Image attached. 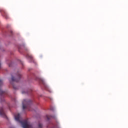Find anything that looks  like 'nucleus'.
<instances>
[{
    "mask_svg": "<svg viewBox=\"0 0 128 128\" xmlns=\"http://www.w3.org/2000/svg\"><path fill=\"white\" fill-rule=\"evenodd\" d=\"M2 94H6V92L0 89V96H2Z\"/></svg>",
    "mask_w": 128,
    "mask_h": 128,
    "instance_id": "7",
    "label": "nucleus"
},
{
    "mask_svg": "<svg viewBox=\"0 0 128 128\" xmlns=\"http://www.w3.org/2000/svg\"><path fill=\"white\" fill-rule=\"evenodd\" d=\"M50 127V126H48V128H49Z\"/></svg>",
    "mask_w": 128,
    "mask_h": 128,
    "instance_id": "14",
    "label": "nucleus"
},
{
    "mask_svg": "<svg viewBox=\"0 0 128 128\" xmlns=\"http://www.w3.org/2000/svg\"><path fill=\"white\" fill-rule=\"evenodd\" d=\"M38 128H42V123L38 124Z\"/></svg>",
    "mask_w": 128,
    "mask_h": 128,
    "instance_id": "9",
    "label": "nucleus"
},
{
    "mask_svg": "<svg viewBox=\"0 0 128 128\" xmlns=\"http://www.w3.org/2000/svg\"><path fill=\"white\" fill-rule=\"evenodd\" d=\"M26 58H28V60H32L34 58L32 57V56L30 55V54H27Z\"/></svg>",
    "mask_w": 128,
    "mask_h": 128,
    "instance_id": "5",
    "label": "nucleus"
},
{
    "mask_svg": "<svg viewBox=\"0 0 128 128\" xmlns=\"http://www.w3.org/2000/svg\"><path fill=\"white\" fill-rule=\"evenodd\" d=\"M46 118L48 120H52V116H46Z\"/></svg>",
    "mask_w": 128,
    "mask_h": 128,
    "instance_id": "8",
    "label": "nucleus"
},
{
    "mask_svg": "<svg viewBox=\"0 0 128 128\" xmlns=\"http://www.w3.org/2000/svg\"><path fill=\"white\" fill-rule=\"evenodd\" d=\"M17 76H18V78H14V77L12 76V82H20V80L22 78V74H20L18 72L17 74Z\"/></svg>",
    "mask_w": 128,
    "mask_h": 128,
    "instance_id": "3",
    "label": "nucleus"
},
{
    "mask_svg": "<svg viewBox=\"0 0 128 128\" xmlns=\"http://www.w3.org/2000/svg\"><path fill=\"white\" fill-rule=\"evenodd\" d=\"M24 93H25L24 92V91L22 92V94H24Z\"/></svg>",
    "mask_w": 128,
    "mask_h": 128,
    "instance_id": "12",
    "label": "nucleus"
},
{
    "mask_svg": "<svg viewBox=\"0 0 128 128\" xmlns=\"http://www.w3.org/2000/svg\"><path fill=\"white\" fill-rule=\"evenodd\" d=\"M14 88V90H16V87H14V86H13Z\"/></svg>",
    "mask_w": 128,
    "mask_h": 128,
    "instance_id": "11",
    "label": "nucleus"
},
{
    "mask_svg": "<svg viewBox=\"0 0 128 128\" xmlns=\"http://www.w3.org/2000/svg\"><path fill=\"white\" fill-rule=\"evenodd\" d=\"M14 118L16 122H18L22 125L23 128H32V126L28 122V120H25L23 121L20 120V114H14Z\"/></svg>",
    "mask_w": 128,
    "mask_h": 128,
    "instance_id": "1",
    "label": "nucleus"
},
{
    "mask_svg": "<svg viewBox=\"0 0 128 128\" xmlns=\"http://www.w3.org/2000/svg\"><path fill=\"white\" fill-rule=\"evenodd\" d=\"M2 66H0V68H1Z\"/></svg>",
    "mask_w": 128,
    "mask_h": 128,
    "instance_id": "13",
    "label": "nucleus"
},
{
    "mask_svg": "<svg viewBox=\"0 0 128 128\" xmlns=\"http://www.w3.org/2000/svg\"><path fill=\"white\" fill-rule=\"evenodd\" d=\"M2 14L3 16L6 19L8 18V14H6V12L4 10H2Z\"/></svg>",
    "mask_w": 128,
    "mask_h": 128,
    "instance_id": "4",
    "label": "nucleus"
},
{
    "mask_svg": "<svg viewBox=\"0 0 128 128\" xmlns=\"http://www.w3.org/2000/svg\"><path fill=\"white\" fill-rule=\"evenodd\" d=\"M2 80H0V86H2Z\"/></svg>",
    "mask_w": 128,
    "mask_h": 128,
    "instance_id": "10",
    "label": "nucleus"
},
{
    "mask_svg": "<svg viewBox=\"0 0 128 128\" xmlns=\"http://www.w3.org/2000/svg\"><path fill=\"white\" fill-rule=\"evenodd\" d=\"M0 116H2V118H6V115L4 112H0Z\"/></svg>",
    "mask_w": 128,
    "mask_h": 128,
    "instance_id": "6",
    "label": "nucleus"
},
{
    "mask_svg": "<svg viewBox=\"0 0 128 128\" xmlns=\"http://www.w3.org/2000/svg\"><path fill=\"white\" fill-rule=\"evenodd\" d=\"M22 109L23 110H28L30 112H34L32 109L30 108L32 101V100H24L22 102Z\"/></svg>",
    "mask_w": 128,
    "mask_h": 128,
    "instance_id": "2",
    "label": "nucleus"
},
{
    "mask_svg": "<svg viewBox=\"0 0 128 128\" xmlns=\"http://www.w3.org/2000/svg\"><path fill=\"white\" fill-rule=\"evenodd\" d=\"M9 66H10V65H9Z\"/></svg>",
    "mask_w": 128,
    "mask_h": 128,
    "instance_id": "15",
    "label": "nucleus"
}]
</instances>
